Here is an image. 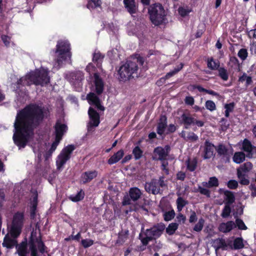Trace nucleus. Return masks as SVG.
<instances>
[{"mask_svg":"<svg viewBox=\"0 0 256 256\" xmlns=\"http://www.w3.org/2000/svg\"><path fill=\"white\" fill-rule=\"evenodd\" d=\"M49 115V110L36 103H30L20 110L14 123L16 130L13 135L14 144L20 148H24L34 136L38 128Z\"/></svg>","mask_w":256,"mask_h":256,"instance_id":"obj_1","label":"nucleus"},{"mask_svg":"<svg viewBox=\"0 0 256 256\" xmlns=\"http://www.w3.org/2000/svg\"><path fill=\"white\" fill-rule=\"evenodd\" d=\"M150 19L156 26L162 24L166 20V12L162 4L155 3L150 5L148 8Z\"/></svg>","mask_w":256,"mask_h":256,"instance_id":"obj_2","label":"nucleus"},{"mask_svg":"<svg viewBox=\"0 0 256 256\" xmlns=\"http://www.w3.org/2000/svg\"><path fill=\"white\" fill-rule=\"evenodd\" d=\"M30 256H38V249L43 254L46 252L47 247L42 240V236L40 232L39 236H36V232L32 231L28 240Z\"/></svg>","mask_w":256,"mask_h":256,"instance_id":"obj_3","label":"nucleus"},{"mask_svg":"<svg viewBox=\"0 0 256 256\" xmlns=\"http://www.w3.org/2000/svg\"><path fill=\"white\" fill-rule=\"evenodd\" d=\"M138 70V64L135 62L128 60L121 66L118 71L120 81L126 82L132 78H134V74H137Z\"/></svg>","mask_w":256,"mask_h":256,"instance_id":"obj_4","label":"nucleus"},{"mask_svg":"<svg viewBox=\"0 0 256 256\" xmlns=\"http://www.w3.org/2000/svg\"><path fill=\"white\" fill-rule=\"evenodd\" d=\"M70 44L68 40H59L57 42L54 52L58 54L56 62L58 66L62 65L63 62L70 58Z\"/></svg>","mask_w":256,"mask_h":256,"instance_id":"obj_5","label":"nucleus"},{"mask_svg":"<svg viewBox=\"0 0 256 256\" xmlns=\"http://www.w3.org/2000/svg\"><path fill=\"white\" fill-rule=\"evenodd\" d=\"M32 74L30 77L33 80L34 84L36 86H43L50 82L48 72L45 69H36L34 71L32 72Z\"/></svg>","mask_w":256,"mask_h":256,"instance_id":"obj_6","label":"nucleus"},{"mask_svg":"<svg viewBox=\"0 0 256 256\" xmlns=\"http://www.w3.org/2000/svg\"><path fill=\"white\" fill-rule=\"evenodd\" d=\"M179 124H183L184 128L188 129L192 125H196L198 127H202L204 126V122L200 120H198L192 117L190 113H183L178 118Z\"/></svg>","mask_w":256,"mask_h":256,"instance_id":"obj_7","label":"nucleus"},{"mask_svg":"<svg viewBox=\"0 0 256 256\" xmlns=\"http://www.w3.org/2000/svg\"><path fill=\"white\" fill-rule=\"evenodd\" d=\"M76 148L73 144H68L64 147L58 156V160H56L58 168L60 169L70 158L71 154Z\"/></svg>","mask_w":256,"mask_h":256,"instance_id":"obj_8","label":"nucleus"},{"mask_svg":"<svg viewBox=\"0 0 256 256\" xmlns=\"http://www.w3.org/2000/svg\"><path fill=\"white\" fill-rule=\"evenodd\" d=\"M166 228L165 224L162 222L158 223L150 228L146 229L144 234H148L152 240L159 238Z\"/></svg>","mask_w":256,"mask_h":256,"instance_id":"obj_9","label":"nucleus"},{"mask_svg":"<svg viewBox=\"0 0 256 256\" xmlns=\"http://www.w3.org/2000/svg\"><path fill=\"white\" fill-rule=\"evenodd\" d=\"M215 148L218 152V156L221 157L222 162L225 163L230 162V154L229 152V150L225 145L220 144Z\"/></svg>","mask_w":256,"mask_h":256,"instance_id":"obj_10","label":"nucleus"},{"mask_svg":"<svg viewBox=\"0 0 256 256\" xmlns=\"http://www.w3.org/2000/svg\"><path fill=\"white\" fill-rule=\"evenodd\" d=\"M94 78L95 92L98 95H100L104 92V82L100 78L98 72H94Z\"/></svg>","mask_w":256,"mask_h":256,"instance_id":"obj_11","label":"nucleus"},{"mask_svg":"<svg viewBox=\"0 0 256 256\" xmlns=\"http://www.w3.org/2000/svg\"><path fill=\"white\" fill-rule=\"evenodd\" d=\"M88 114L90 119V125L94 127L98 126L100 123V116L99 114L92 107H90Z\"/></svg>","mask_w":256,"mask_h":256,"instance_id":"obj_12","label":"nucleus"},{"mask_svg":"<svg viewBox=\"0 0 256 256\" xmlns=\"http://www.w3.org/2000/svg\"><path fill=\"white\" fill-rule=\"evenodd\" d=\"M54 128L55 130V138L61 140L64 133L66 132L68 127L66 124H61L58 121L54 126Z\"/></svg>","mask_w":256,"mask_h":256,"instance_id":"obj_13","label":"nucleus"},{"mask_svg":"<svg viewBox=\"0 0 256 256\" xmlns=\"http://www.w3.org/2000/svg\"><path fill=\"white\" fill-rule=\"evenodd\" d=\"M98 172L96 170H88L83 172L80 176V180L83 184L91 182L97 177Z\"/></svg>","mask_w":256,"mask_h":256,"instance_id":"obj_14","label":"nucleus"},{"mask_svg":"<svg viewBox=\"0 0 256 256\" xmlns=\"http://www.w3.org/2000/svg\"><path fill=\"white\" fill-rule=\"evenodd\" d=\"M32 75V72L26 74L24 76L20 78L16 82L17 90H19L21 86H30L33 84V80L30 76Z\"/></svg>","mask_w":256,"mask_h":256,"instance_id":"obj_15","label":"nucleus"},{"mask_svg":"<svg viewBox=\"0 0 256 256\" xmlns=\"http://www.w3.org/2000/svg\"><path fill=\"white\" fill-rule=\"evenodd\" d=\"M216 148L214 144L210 142L208 140H206L204 142V159H210L214 155V148Z\"/></svg>","mask_w":256,"mask_h":256,"instance_id":"obj_16","label":"nucleus"},{"mask_svg":"<svg viewBox=\"0 0 256 256\" xmlns=\"http://www.w3.org/2000/svg\"><path fill=\"white\" fill-rule=\"evenodd\" d=\"M16 248L18 256H27L28 252V240L26 238H24L20 244H17Z\"/></svg>","mask_w":256,"mask_h":256,"instance_id":"obj_17","label":"nucleus"},{"mask_svg":"<svg viewBox=\"0 0 256 256\" xmlns=\"http://www.w3.org/2000/svg\"><path fill=\"white\" fill-rule=\"evenodd\" d=\"M228 246L232 250H238L244 247V240L242 237H238L234 239L233 242L230 241Z\"/></svg>","mask_w":256,"mask_h":256,"instance_id":"obj_18","label":"nucleus"},{"mask_svg":"<svg viewBox=\"0 0 256 256\" xmlns=\"http://www.w3.org/2000/svg\"><path fill=\"white\" fill-rule=\"evenodd\" d=\"M158 184L156 180H152L150 182H146L144 188L147 192L156 194H158L160 190V188L158 187Z\"/></svg>","mask_w":256,"mask_h":256,"instance_id":"obj_19","label":"nucleus"},{"mask_svg":"<svg viewBox=\"0 0 256 256\" xmlns=\"http://www.w3.org/2000/svg\"><path fill=\"white\" fill-rule=\"evenodd\" d=\"M167 126V117L165 115H162L160 118V121L158 124L156 128V132L160 135L164 134L165 130Z\"/></svg>","mask_w":256,"mask_h":256,"instance_id":"obj_20","label":"nucleus"},{"mask_svg":"<svg viewBox=\"0 0 256 256\" xmlns=\"http://www.w3.org/2000/svg\"><path fill=\"white\" fill-rule=\"evenodd\" d=\"M234 228H236L234 222L232 220H230L226 222L221 223L218 226V230L222 232L228 233Z\"/></svg>","mask_w":256,"mask_h":256,"instance_id":"obj_21","label":"nucleus"},{"mask_svg":"<svg viewBox=\"0 0 256 256\" xmlns=\"http://www.w3.org/2000/svg\"><path fill=\"white\" fill-rule=\"evenodd\" d=\"M24 212H16L14 215L12 224L22 228L24 225Z\"/></svg>","mask_w":256,"mask_h":256,"instance_id":"obj_22","label":"nucleus"},{"mask_svg":"<svg viewBox=\"0 0 256 256\" xmlns=\"http://www.w3.org/2000/svg\"><path fill=\"white\" fill-rule=\"evenodd\" d=\"M124 154V150L122 149L118 150L108 159V164L112 165L117 163L122 158Z\"/></svg>","mask_w":256,"mask_h":256,"instance_id":"obj_23","label":"nucleus"},{"mask_svg":"<svg viewBox=\"0 0 256 256\" xmlns=\"http://www.w3.org/2000/svg\"><path fill=\"white\" fill-rule=\"evenodd\" d=\"M104 58V54L100 52H94L92 54V60L96 64L98 68L102 69Z\"/></svg>","mask_w":256,"mask_h":256,"instance_id":"obj_24","label":"nucleus"},{"mask_svg":"<svg viewBox=\"0 0 256 256\" xmlns=\"http://www.w3.org/2000/svg\"><path fill=\"white\" fill-rule=\"evenodd\" d=\"M124 4L125 8L130 14H136V6L135 0H124Z\"/></svg>","mask_w":256,"mask_h":256,"instance_id":"obj_25","label":"nucleus"},{"mask_svg":"<svg viewBox=\"0 0 256 256\" xmlns=\"http://www.w3.org/2000/svg\"><path fill=\"white\" fill-rule=\"evenodd\" d=\"M224 196V204H232L235 202L236 198L234 193L228 190H224L223 191Z\"/></svg>","mask_w":256,"mask_h":256,"instance_id":"obj_26","label":"nucleus"},{"mask_svg":"<svg viewBox=\"0 0 256 256\" xmlns=\"http://www.w3.org/2000/svg\"><path fill=\"white\" fill-rule=\"evenodd\" d=\"M38 194H36L32 198L30 207V216L31 219H34L36 216V211L38 204Z\"/></svg>","mask_w":256,"mask_h":256,"instance_id":"obj_27","label":"nucleus"},{"mask_svg":"<svg viewBox=\"0 0 256 256\" xmlns=\"http://www.w3.org/2000/svg\"><path fill=\"white\" fill-rule=\"evenodd\" d=\"M142 194V193L140 190L136 187L132 188L130 189L129 196L134 202L138 200L140 198Z\"/></svg>","mask_w":256,"mask_h":256,"instance_id":"obj_28","label":"nucleus"},{"mask_svg":"<svg viewBox=\"0 0 256 256\" xmlns=\"http://www.w3.org/2000/svg\"><path fill=\"white\" fill-rule=\"evenodd\" d=\"M128 236V230H122L118 234V239L116 240V244L119 245L123 244L127 240Z\"/></svg>","mask_w":256,"mask_h":256,"instance_id":"obj_29","label":"nucleus"},{"mask_svg":"<svg viewBox=\"0 0 256 256\" xmlns=\"http://www.w3.org/2000/svg\"><path fill=\"white\" fill-rule=\"evenodd\" d=\"M186 169L190 172L194 171L198 166V159L196 157L191 159L188 158L186 162Z\"/></svg>","mask_w":256,"mask_h":256,"instance_id":"obj_30","label":"nucleus"},{"mask_svg":"<svg viewBox=\"0 0 256 256\" xmlns=\"http://www.w3.org/2000/svg\"><path fill=\"white\" fill-rule=\"evenodd\" d=\"M18 242L16 238H11L6 236L4 240L2 246L8 248H12L17 245Z\"/></svg>","mask_w":256,"mask_h":256,"instance_id":"obj_31","label":"nucleus"},{"mask_svg":"<svg viewBox=\"0 0 256 256\" xmlns=\"http://www.w3.org/2000/svg\"><path fill=\"white\" fill-rule=\"evenodd\" d=\"M154 152L158 155V160L160 161L166 160L168 156V152H165V150L162 147L158 146L154 148Z\"/></svg>","mask_w":256,"mask_h":256,"instance_id":"obj_32","label":"nucleus"},{"mask_svg":"<svg viewBox=\"0 0 256 256\" xmlns=\"http://www.w3.org/2000/svg\"><path fill=\"white\" fill-rule=\"evenodd\" d=\"M84 192L81 189L76 195L72 194L68 196V199L73 202H78L84 199Z\"/></svg>","mask_w":256,"mask_h":256,"instance_id":"obj_33","label":"nucleus"},{"mask_svg":"<svg viewBox=\"0 0 256 256\" xmlns=\"http://www.w3.org/2000/svg\"><path fill=\"white\" fill-rule=\"evenodd\" d=\"M207 66L211 70H218L220 67V63L214 60L212 57L208 58L207 60Z\"/></svg>","mask_w":256,"mask_h":256,"instance_id":"obj_34","label":"nucleus"},{"mask_svg":"<svg viewBox=\"0 0 256 256\" xmlns=\"http://www.w3.org/2000/svg\"><path fill=\"white\" fill-rule=\"evenodd\" d=\"M193 87L194 88L197 89L200 92H204L206 94L212 95L213 96H216V97L220 96V95L218 93L212 90H207L204 88L200 85H194Z\"/></svg>","mask_w":256,"mask_h":256,"instance_id":"obj_35","label":"nucleus"},{"mask_svg":"<svg viewBox=\"0 0 256 256\" xmlns=\"http://www.w3.org/2000/svg\"><path fill=\"white\" fill-rule=\"evenodd\" d=\"M22 227L12 224L10 234L11 236L14 238H17L22 232Z\"/></svg>","mask_w":256,"mask_h":256,"instance_id":"obj_36","label":"nucleus"},{"mask_svg":"<svg viewBox=\"0 0 256 256\" xmlns=\"http://www.w3.org/2000/svg\"><path fill=\"white\" fill-rule=\"evenodd\" d=\"M178 224L176 222H172L168 224L166 228V232L170 236L173 235L178 230Z\"/></svg>","mask_w":256,"mask_h":256,"instance_id":"obj_37","label":"nucleus"},{"mask_svg":"<svg viewBox=\"0 0 256 256\" xmlns=\"http://www.w3.org/2000/svg\"><path fill=\"white\" fill-rule=\"evenodd\" d=\"M86 99L90 105H94L96 102L100 100V98L94 92H90L86 96Z\"/></svg>","mask_w":256,"mask_h":256,"instance_id":"obj_38","label":"nucleus"},{"mask_svg":"<svg viewBox=\"0 0 256 256\" xmlns=\"http://www.w3.org/2000/svg\"><path fill=\"white\" fill-rule=\"evenodd\" d=\"M176 204L177 206L178 211L180 212L182 208L188 204V202L184 200L182 197H178L176 200Z\"/></svg>","mask_w":256,"mask_h":256,"instance_id":"obj_39","label":"nucleus"},{"mask_svg":"<svg viewBox=\"0 0 256 256\" xmlns=\"http://www.w3.org/2000/svg\"><path fill=\"white\" fill-rule=\"evenodd\" d=\"M245 157L243 152H236L233 156V160L236 164H240L244 160Z\"/></svg>","mask_w":256,"mask_h":256,"instance_id":"obj_40","label":"nucleus"},{"mask_svg":"<svg viewBox=\"0 0 256 256\" xmlns=\"http://www.w3.org/2000/svg\"><path fill=\"white\" fill-rule=\"evenodd\" d=\"M242 146L244 151L248 153H250L252 154L253 146L252 144L248 140L245 138L244 140Z\"/></svg>","mask_w":256,"mask_h":256,"instance_id":"obj_41","label":"nucleus"},{"mask_svg":"<svg viewBox=\"0 0 256 256\" xmlns=\"http://www.w3.org/2000/svg\"><path fill=\"white\" fill-rule=\"evenodd\" d=\"M102 2L100 0H88L86 7L90 9H94L101 6Z\"/></svg>","mask_w":256,"mask_h":256,"instance_id":"obj_42","label":"nucleus"},{"mask_svg":"<svg viewBox=\"0 0 256 256\" xmlns=\"http://www.w3.org/2000/svg\"><path fill=\"white\" fill-rule=\"evenodd\" d=\"M143 150L138 146H135L132 151L135 160H140L143 156Z\"/></svg>","mask_w":256,"mask_h":256,"instance_id":"obj_43","label":"nucleus"},{"mask_svg":"<svg viewBox=\"0 0 256 256\" xmlns=\"http://www.w3.org/2000/svg\"><path fill=\"white\" fill-rule=\"evenodd\" d=\"M218 76L224 81H226L228 79V73L227 70L224 67H220L218 70Z\"/></svg>","mask_w":256,"mask_h":256,"instance_id":"obj_44","label":"nucleus"},{"mask_svg":"<svg viewBox=\"0 0 256 256\" xmlns=\"http://www.w3.org/2000/svg\"><path fill=\"white\" fill-rule=\"evenodd\" d=\"M176 216V213L173 209L168 212H165L163 214L164 219L166 222L172 220Z\"/></svg>","mask_w":256,"mask_h":256,"instance_id":"obj_45","label":"nucleus"},{"mask_svg":"<svg viewBox=\"0 0 256 256\" xmlns=\"http://www.w3.org/2000/svg\"><path fill=\"white\" fill-rule=\"evenodd\" d=\"M234 106L235 104L234 102L226 104L224 105V108H226L224 115L226 117L228 118L230 116V113L233 112Z\"/></svg>","mask_w":256,"mask_h":256,"instance_id":"obj_46","label":"nucleus"},{"mask_svg":"<svg viewBox=\"0 0 256 256\" xmlns=\"http://www.w3.org/2000/svg\"><path fill=\"white\" fill-rule=\"evenodd\" d=\"M231 204H224V208L222 209L221 216L223 218H226L230 216L232 208H230Z\"/></svg>","mask_w":256,"mask_h":256,"instance_id":"obj_47","label":"nucleus"},{"mask_svg":"<svg viewBox=\"0 0 256 256\" xmlns=\"http://www.w3.org/2000/svg\"><path fill=\"white\" fill-rule=\"evenodd\" d=\"M204 220L203 218H201L198 220V222L194 226L193 228L194 230L196 232H200L204 227Z\"/></svg>","mask_w":256,"mask_h":256,"instance_id":"obj_48","label":"nucleus"},{"mask_svg":"<svg viewBox=\"0 0 256 256\" xmlns=\"http://www.w3.org/2000/svg\"><path fill=\"white\" fill-rule=\"evenodd\" d=\"M252 168V164L250 162H246L244 163L238 170H241L242 172H250Z\"/></svg>","mask_w":256,"mask_h":256,"instance_id":"obj_49","label":"nucleus"},{"mask_svg":"<svg viewBox=\"0 0 256 256\" xmlns=\"http://www.w3.org/2000/svg\"><path fill=\"white\" fill-rule=\"evenodd\" d=\"M214 242L217 244L216 249H224L227 246L226 240L222 238L216 239Z\"/></svg>","mask_w":256,"mask_h":256,"instance_id":"obj_50","label":"nucleus"},{"mask_svg":"<svg viewBox=\"0 0 256 256\" xmlns=\"http://www.w3.org/2000/svg\"><path fill=\"white\" fill-rule=\"evenodd\" d=\"M236 228L238 227L239 230H246L247 226L244 224L243 220L240 218H236Z\"/></svg>","mask_w":256,"mask_h":256,"instance_id":"obj_51","label":"nucleus"},{"mask_svg":"<svg viewBox=\"0 0 256 256\" xmlns=\"http://www.w3.org/2000/svg\"><path fill=\"white\" fill-rule=\"evenodd\" d=\"M205 106L206 108L210 112L214 111L216 110V106L215 103L211 100H208L206 102Z\"/></svg>","mask_w":256,"mask_h":256,"instance_id":"obj_52","label":"nucleus"},{"mask_svg":"<svg viewBox=\"0 0 256 256\" xmlns=\"http://www.w3.org/2000/svg\"><path fill=\"white\" fill-rule=\"evenodd\" d=\"M208 184H209V188L217 187L219 185L218 179L215 176L210 177L208 182Z\"/></svg>","mask_w":256,"mask_h":256,"instance_id":"obj_53","label":"nucleus"},{"mask_svg":"<svg viewBox=\"0 0 256 256\" xmlns=\"http://www.w3.org/2000/svg\"><path fill=\"white\" fill-rule=\"evenodd\" d=\"M198 136L194 132H188L186 136V141H190L194 142L198 140Z\"/></svg>","mask_w":256,"mask_h":256,"instance_id":"obj_54","label":"nucleus"},{"mask_svg":"<svg viewBox=\"0 0 256 256\" xmlns=\"http://www.w3.org/2000/svg\"><path fill=\"white\" fill-rule=\"evenodd\" d=\"M248 54V51L246 48H241L238 54V56L242 60L246 58Z\"/></svg>","mask_w":256,"mask_h":256,"instance_id":"obj_55","label":"nucleus"},{"mask_svg":"<svg viewBox=\"0 0 256 256\" xmlns=\"http://www.w3.org/2000/svg\"><path fill=\"white\" fill-rule=\"evenodd\" d=\"M94 243V240L90 239H83L81 241V244L84 248H88L92 246Z\"/></svg>","mask_w":256,"mask_h":256,"instance_id":"obj_56","label":"nucleus"},{"mask_svg":"<svg viewBox=\"0 0 256 256\" xmlns=\"http://www.w3.org/2000/svg\"><path fill=\"white\" fill-rule=\"evenodd\" d=\"M227 186L230 189L236 190L238 187V182L234 180H230L228 181Z\"/></svg>","mask_w":256,"mask_h":256,"instance_id":"obj_57","label":"nucleus"},{"mask_svg":"<svg viewBox=\"0 0 256 256\" xmlns=\"http://www.w3.org/2000/svg\"><path fill=\"white\" fill-rule=\"evenodd\" d=\"M198 191L202 194L206 196L207 198H210V192L207 188H204L200 186H198Z\"/></svg>","mask_w":256,"mask_h":256,"instance_id":"obj_58","label":"nucleus"},{"mask_svg":"<svg viewBox=\"0 0 256 256\" xmlns=\"http://www.w3.org/2000/svg\"><path fill=\"white\" fill-rule=\"evenodd\" d=\"M205 30H206L205 26H198L197 31L195 34L196 38H200L202 36V35L204 33V32H205Z\"/></svg>","mask_w":256,"mask_h":256,"instance_id":"obj_59","label":"nucleus"},{"mask_svg":"<svg viewBox=\"0 0 256 256\" xmlns=\"http://www.w3.org/2000/svg\"><path fill=\"white\" fill-rule=\"evenodd\" d=\"M162 166H161L162 170L164 172V174H166L168 175L169 174V169L168 168V163L166 160L162 161Z\"/></svg>","mask_w":256,"mask_h":256,"instance_id":"obj_60","label":"nucleus"},{"mask_svg":"<svg viewBox=\"0 0 256 256\" xmlns=\"http://www.w3.org/2000/svg\"><path fill=\"white\" fill-rule=\"evenodd\" d=\"M60 141V140L55 138V140L52 143L50 148L48 150V152L50 154L52 153L56 150Z\"/></svg>","mask_w":256,"mask_h":256,"instance_id":"obj_61","label":"nucleus"},{"mask_svg":"<svg viewBox=\"0 0 256 256\" xmlns=\"http://www.w3.org/2000/svg\"><path fill=\"white\" fill-rule=\"evenodd\" d=\"M131 200L130 196H125L122 199V204L123 206L130 205L131 204Z\"/></svg>","mask_w":256,"mask_h":256,"instance_id":"obj_62","label":"nucleus"},{"mask_svg":"<svg viewBox=\"0 0 256 256\" xmlns=\"http://www.w3.org/2000/svg\"><path fill=\"white\" fill-rule=\"evenodd\" d=\"M198 218L196 213L194 211L190 212V216L189 218V222L190 223L195 222L197 220Z\"/></svg>","mask_w":256,"mask_h":256,"instance_id":"obj_63","label":"nucleus"},{"mask_svg":"<svg viewBox=\"0 0 256 256\" xmlns=\"http://www.w3.org/2000/svg\"><path fill=\"white\" fill-rule=\"evenodd\" d=\"M176 220L179 223L182 222V224H184L186 220V217L183 214L180 212L176 216Z\"/></svg>","mask_w":256,"mask_h":256,"instance_id":"obj_64","label":"nucleus"}]
</instances>
